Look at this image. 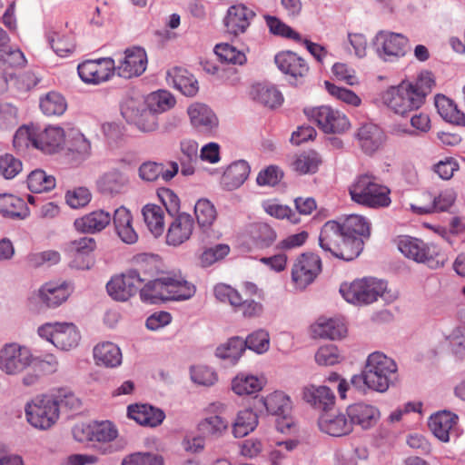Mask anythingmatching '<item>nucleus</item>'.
<instances>
[{
  "mask_svg": "<svg viewBox=\"0 0 465 465\" xmlns=\"http://www.w3.org/2000/svg\"><path fill=\"white\" fill-rule=\"evenodd\" d=\"M387 290V282L373 277L343 282L340 286V293L349 303L354 305L371 304L381 297Z\"/></svg>",
  "mask_w": 465,
  "mask_h": 465,
  "instance_id": "nucleus-7",
  "label": "nucleus"
},
{
  "mask_svg": "<svg viewBox=\"0 0 465 465\" xmlns=\"http://www.w3.org/2000/svg\"><path fill=\"white\" fill-rule=\"evenodd\" d=\"M194 213L199 226L207 231L216 219V210L207 199H200L194 205Z\"/></svg>",
  "mask_w": 465,
  "mask_h": 465,
  "instance_id": "nucleus-50",
  "label": "nucleus"
},
{
  "mask_svg": "<svg viewBox=\"0 0 465 465\" xmlns=\"http://www.w3.org/2000/svg\"><path fill=\"white\" fill-rule=\"evenodd\" d=\"M398 366L395 361L381 351L371 353L360 374L351 378V386L365 394L368 390L385 392L396 380Z\"/></svg>",
  "mask_w": 465,
  "mask_h": 465,
  "instance_id": "nucleus-3",
  "label": "nucleus"
},
{
  "mask_svg": "<svg viewBox=\"0 0 465 465\" xmlns=\"http://www.w3.org/2000/svg\"><path fill=\"white\" fill-rule=\"evenodd\" d=\"M319 245L326 253L344 261H352L363 249V242L346 237L341 222L334 220L323 224L319 235Z\"/></svg>",
  "mask_w": 465,
  "mask_h": 465,
  "instance_id": "nucleus-5",
  "label": "nucleus"
},
{
  "mask_svg": "<svg viewBox=\"0 0 465 465\" xmlns=\"http://www.w3.org/2000/svg\"><path fill=\"white\" fill-rule=\"evenodd\" d=\"M95 363L106 368H115L122 363L120 348L113 342H103L94 348Z\"/></svg>",
  "mask_w": 465,
  "mask_h": 465,
  "instance_id": "nucleus-39",
  "label": "nucleus"
},
{
  "mask_svg": "<svg viewBox=\"0 0 465 465\" xmlns=\"http://www.w3.org/2000/svg\"><path fill=\"white\" fill-rule=\"evenodd\" d=\"M59 363L53 354L35 356L27 346L10 342L0 349V371L8 376L22 377V383L26 387L36 385L46 374L54 373Z\"/></svg>",
  "mask_w": 465,
  "mask_h": 465,
  "instance_id": "nucleus-1",
  "label": "nucleus"
},
{
  "mask_svg": "<svg viewBox=\"0 0 465 465\" xmlns=\"http://www.w3.org/2000/svg\"><path fill=\"white\" fill-rule=\"evenodd\" d=\"M307 115L326 134H341L351 126L343 113L327 105L313 108L307 112Z\"/></svg>",
  "mask_w": 465,
  "mask_h": 465,
  "instance_id": "nucleus-12",
  "label": "nucleus"
},
{
  "mask_svg": "<svg viewBox=\"0 0 465 465\" xmlns=\"http://www.w3.org/2000/svg\"><path fill=\"white\" fill-rule=\"evenodd\" d=\"M74 438L78 441L90 440L97 442H111L118 436V430L109 420L94 421L74 430Z\"/></svg>",
  "mask_w": 465,
  "mask_h": 465,
  "instance_id": "nucleus-18",
  "label": "nucleus"
},
{
  "mask_svg": "<svg viewBox=\"0 0 465 465\" xmlns=\"http://www.w3.org/2000/svg\"><path fill=\"white\" fill-rule=\"evenodd\" d=\"M113 222L117 235L124 242L127 244L136 242L138 234L133 227V217L129 210L123 206L116 209Z\"/></svg>",
  "mask_w": 465,
  "mask_h": 465,
  "instance_id": "nucleus-32",
  "label": "nucleus"
},
{
  "mask_svg": "<svg viewBox=\"0 0 465 465\" xmlns=\"http://www.w3.org/2000/svg\"><path fill=\"white\" fill-rule=\"evenodd\" d=\"M127 416L138 424L151 428L161 425L165 418V414L161 409L149 404L128 406Z\"/></svg>",
  "mask_w": 465,
  "mask_h": 465,
  "instance_id": "nucleus-27",
  "label": "nucleus"
},
{
  "mask_svg": "<svg viewBox=\"0 0 465 465\" xmlns=\"http://www.w3.org/2000/svg\"><path fill=\"white\" fill-rule=\"evenodd\" d=\"M112 217L108 212L96 210L74 221L77 231L86 233H94L104 230L111 222Z\"/></svg>",
  "mask_w": 465,
  "mask_h": 465,
  "instance_id": "nucleus-34",
  "label": "nucleus"
},
{
  "mask_svg": "<svg viewBox=\"0 0 465 465\" xmlns=\"http://www.w3.org/2000/svg\"><path fill=\"white\" fill-rule=\"evenodd\" d=\"M346 237L361 239L363 242L371 235V223L367 218L358 214H351L341 222Z\"/></svg>",
  "mask_w": 465,
  "mask_h": 465,
  "instance_id": "nucleus-40",
  "label": "nucleus"
},
{
  "mask_svg": "<svg viewBox=\"0 0 465 465\" xmlns=\"http://www.w3.org/2000/svg\"><path fill=\"white\" fill-rule=\"evenodd\" d=\"M322 270V261L314 253H302L296 258L292 267V281L298 290L312 284Z\"/></svg>",
  "mask_w": 465,
  "mask_h": 465,
  "instance_id": "nucleus-13",
  "label": "nucleus"
},
{
  "mask_svg": "<svg viewBox=\"0 0 465 465\" xmlns=\"http://www.w3.org/2000/svg\"><path fill=\"white\" fill-rule=\"evenodd\" d=\"M143 101L156 115L159 113L171 109L175 104L174 97L164 90L150 94Z\"/></svg>",
  "mask_w": 465,
  "mask_h": 465,
  "instance_id": "nucleus-51",
  "label": "nucleus"
},
{
  "mask_svg": "<svg viewBox=\"0 0 465 465\" xmlns=\"http://www.w3.org/2000/svg\"><path fill=\"white\" fill-rule=\"evenodd\" d=\"M27 261L33 267L52 266L61 261V254L54 250H46L29 254Z\"/></svg>",
  "mask_w": 465,
  "mask_h": 465,
  "instance_id": "nucleus-61",
  "label": "nucleus"
},
{
  "mask_svg": "<svg viewBox=\"0 0 465 465\" xmlns=\"http://www.w3.org/2000/svg\"><path fill=\"white\" fill-rule=\"evenodd\" d=\"M214 53L222 62L240 65L246 62L245 54L229 44L216 45Z\"/></svg>",
  "mask_w": 465,
  "mask_h": 465,
  "instance_id": "nucleus-56",
  "label": "nucleus"
},
{
  "mask_svg": "<svg viewBox=\"0 0 465 465\" xmlns=\"http://www.w3.org/2000/svg\"><path fill=\"white\" fill-rule=\"evenodd\" d=\"M435 86V77L430 71H420L414 79H403L388 87L381 94L383 104L392 113L406 116L419 110Z\"/></svg>",
  "mask_w": 465,
  "mask_h": 465,
  "instance_id": "nucleus-2",
  "label": "nucleus"
},
{
  "mask_svg": "<svg viewBox=\"0 0 465 465\" xmlns=\"http://www.w3.org/2000/svg\"><path fill=\"white\" fill-rule=\"evenodd\" d=\"M246 351V342L241 337H232L218 345L215 349V356L226 361L230 365H236Z\"/></svg>",
  "mask_w": 465,
  "mask_h": 465,
  "instance_id": "nucleus-33",
  "label": "nucleus"
},
{
  "mask_svg": "<svg viewBox=\"0 0 465 465\" xmlns=\"http://www.w3.org/2000/svg\"><path fill=\"white\" fill-rule=\"evenodd\" d=\"M261 401L267 412L272 415L287 417L292 411V401L282 391H273Z\"/></svg>",
  "mask_w": 465,
  "mask_h": 465,
  "instance_id": "nucleus-45",
  "label": "nucleus"
},
{
  "mask_svg": "<svg viewBox=\"0 0 465 465\" xmlns=\"http://www.w3.org/2000/svg\"><path fill=\"white\" fill-rule=\"evenodd\" d=\"M458 416L450 411H442L430 416L429 427L433 435L442 442L450 441V435L457 424Z\"/></svg>",
  "mask_w": 465,
  "mask_h": 465,
  "instance_id": "nucleus-29",
  "label": "nucleus"
},
{
  "mask_svg": "<svg viewBox=\"0 0 465 465\" xmlns=\"http://www.w3.org/2000/svg\"><path fill=\"white\" fill-rule=\"evenodd\" d=\"M27 186L33 193L48 192L54 188L55 178L43 170H35L27 177Z\"/></svg>",
  "mask_w": 465,
  "mask_h": 465,
  "instance_id": "nucleus-49",
  "label": "nucleus"
},
{
  "mask_svg": "<svg viewBox=\"0 0 465 465\" xmlns=\"http://www.w3.org/2000/svg\"><path fill=\"white\" fill-rule=\"evenodd\" d=\"M228 427L229 422L219 415L206 417L198 425L200 431L216 438L223 436L227 431Z\"/></svg>",
  "mask_w": 465,
  "mask_h": 465,
  "instance_id": "nucleus-52",
  "label": "nucleus"
},
{
  "mask_svg": "<svg viewBox=\"0 0 465 465\" xmlns=\"http://www.w3.org/2000/svg\"><path fill=\"white\" fill-rule=\"evenodd\" d=\"M192 126L201 133H210L218 126V118L204 104L193 103L187 108Z\"/></svg>",
  "mask_w": 465,
  "mask_h": 465,
  "instance_id": "nucleus-25",
  "label": "nucleus"
},
{
  "mask_svg": "<svg viewBox=\"0 0 465 465\" xmlns=\"http://www.w3.org/2000/svg\"><path fill=\"white\" fill-rule=\"evenodd\" d=\"M265 384L262 376H256L247 373H239L232 381V391L239 395H251L260 391Z\"/></svg>",
  "mask_w": 465,
  "mask_h": 465,
  "instance_id": "nucleus-41",
  "label": "nucleus"
},
{
  "mask_svg": "<svg viewBox=\"0 0 465 465\" xmlns=\"http://www.w3.org/2000/svg\"><path fill=\"white\" fill-rule=\"evenodd\" d=\"M37 332L61 351L76 348L81 340L80 331L73 322H48L41 325Z\"/></svg>",
  "mask_w": 465,
  "mask_h": 465,
  "instance_id": "nucleus-10",
  "label": "nucleus"
},
{
  "mask_svg": "<svg viewBox=\"0 0 465 465\" xmlns=\"http://www.w3.org/2000/svg\"><path fill=\"white\" fill-rule=\"evenodd\" d=\"M239 453L242 457L249 460H253L259 457L264 450V444L262 440L251 437L238 445Z\"/></svg>",
  "mask_w": 465,
  "mask_h": 465,
  "instance_id": "nucleus-62",
  "label": "nucleus"
},
{
  "mask_svg": "<svg viewBox=\"0 0 465 465\" xmlns=\"http://www.w3.org/2000/svg\"><path fill=\"white\" fill-rule=\"evenodd\" d=\"M192 381L202 386H212L217 380L218 376L214 370L210 367L198 365L193 366L190 370Z\"/></svg>",
  "mask_w": 465,
  "mask_h": 465,
  "instance_id": "nucleus-60",
  "label": "nucleus"
},
{
  "mask_svg": "<svg viewBox=\"0 0 465 465\" xmlns=\"http://www.w3.org/2000/svg\"><path fill=\"white\" fill-rule=\"evenodd\" d=\"M122 465H163V460L154 453L135 452L126 456Z\"/></svg>",
  "mask_w": 465,
  "mask_h": 465,
  "instance_id": "nucleus-64",
  "label": "nucleus"
},
{
  "mask_svg": "<svg viewBox=\"0 0 465 465\" xmlns=\"http://www.w3.org/2000/svg\"><path fill=\"white\" fill-rule=\"evenodd\" d=\"M167 81L186 96H194L199 89L197 80L183 68H173L169 71Z\"/></svg>",
  "mask_w": 465,
  "mask_h": 465,
  "instance_id": "nucleus-37",
  "label": "nucleus"
},
{
  "mask_svg": "<svg viewBox=\"0 0 465 465\" xmlns=\"http://www.w3.org/2000/svg\"><path fill=\"white\" fill-rule=\"evenodd\" d=\"M265 21L272 34L290 38L296 42L302 41V35L279 18L267 15L265 16Z\"/></svg>",
  "mask_w": 465,
  "mask_h": 465,
  "instance_id": "nucleus-59",
  "label": "nucleus"
},
{
  "mask_svg": "<svg viewBox=\"0 0 465 465\" xmlns=\"http://www.w3.org/2000/svg\"><path fill=\"white\" fill-rule=\"evenodd\" d=\"M38 131L34 125L21 126L14 135V146L23 150L33 146L37 148Z\"/></svg>",
  "mask_w": 465,
  "mask_h": 465,
  "instance_id": "nucleus-54",
  "label": "nucleus"
},
{
  "mask_svg": "<svg viewBox=\"0 0 465 465\" xmlns=\"http://www.w3.org/2000/svg\"><path fill=\"white\" fill-rule=\"evenodd\" d=\"M142 214L150 232L156 238L163 235L165 225L163 209L154 203H148L143 207Z\"/></svg>",
  "mask_w": 465,
  "mask_h": 465,
  "instance_id": "nucleus-43",
  "label": "nucleus"
},
{
  "mask_svg": "<svg viewBox=\"0 0 465 465\" xmlns=\"http://www.w3.org/2000/svg\"><path fill=\"white\" fill-rule=\"evenodd\" d=\"M143 280L135 270L114 275L106 284L109 296L117 302H126L135 295Z\"/></svg>",
  "mask_w": 465,
  "mask_h": 465,
  "instance_id": "nucleus-16",
  "label": "nucleus"
},
{
  "mask_svg": "<svg viewBox=\"0 0 465 465\" xmlns=\"http://www.w3.org/2000/svg\"><path fill=\"white\" fill-rule=\"evenodd\" d=\"M311 332L313 338L338 340L346 335L347 327L341 319L321 317L312 324Z\"/></svg>",
  "mask_w": 465,
  "mask_h": 465,
  "instance_id": "nucleus-26",
  "label": "nucleus"
},
{
  "mask_svg": "<svg viewBox=\"0 0 465 465\" xmlns=\"http://www.w3.org/2000/svg\"><path fill=\"white\" fill-rule=\"evenodd\" d=\"M377 56L386 63H395L409 51V38L401 33L379 31L372 40Z\"/></svg>",
  "mask_w": 465,
  "mask_h": 465,
  "instance_id": "nucleus-9",
  "label": "nucleus"
},
{
  "mask_svg": "<svg viewBox=\"0 0 465 465\" xmlns=\"http://www.w3.org/2000/svg\"><path fill=\"white\" fill-rule=\"evenodd\" d=\"M0 213L6 217L25 219L29 215V210L23 199L13 194H1Z\"/></svg>",
  "mask_w": 465,
  "mask_h": 465,
  "instance_id": "nucleus-47",
  "label": "nucleus"
},
{
  "mask_svg": "<svg viewBox=\"0 0 465 465\" xmlns=\"http://www.w3.org/2000/svg\"><path fill=\"white\" fill-rule=\"evenodd\" d=\"M147 63L145 50L139 46H132L120 54L117 64L114 62V73L125 79L140 76L146 70Z\"/></svg>",
  "mask_w": 465,
  "mask_h": 465,
  "instance_id": "nucleus-14",
  "label": "nucleus"
},
{
  "mask_svg": "<svg viewBox=\"0 0 465 465\" xmlns=\"http://www.w3.org/2000/svg\"><path fill=\"white\" fill-rule=\"evenodd\" d=\"M25 415L31 426L45 430L56 423L60 411L51 393L40 394L26 402Z\"/></svg>",
  "mask_w": 465,
  "mask_h": 465,
  "instance_id": "nucleus-8",
  "label": "nucleus"
},
{
  "mask_svg": "<svg viewBox=\"0 0 465 465\" xmlns=\"http://www.w3.org/2000/svg\"><path fill=\"white\" fill-rule=\"evenodd\" d=\"M195 291V286L186 281L181 273L167 272L148 282L140 290V298L151 304L168 300L184 301L192 298Z\"/></svg>",
  "mask_w": 465,
  "mask_h": 465,
  "instance_id": "nucleus-4",
  "label": "nucleus"
},
{
  "mask_svg": "<svg viewBox=\"0 0 465 465\" xmlns=\"http://www.w3.org/2000/svg\"><path fill=\"white\" fill-rule=\"evenodd\" d=\"M346 411L352 430L357 426L363 430H369L374 428L381 419L379 408L364 401L352 403Z\"/></svg>",
  "mask_w": 465,
  "mask_h": 465,
  "instance_id": "nucleus-19",
  "label": "nucleus"
},
{
  "mask_svg": "<svg viewBox=\"0 0 465 465\" xmlns=\"http://www.w3.org/2000/svg\"><path fill=\"white\" fill-rule=\"evenodd\" d=\"M71 288L64 281H51L44 283L37 291L36 296L41 303L48 308H56L67 301Z\"/></svg>",
  "mask_w": 465,
  "mask_h": 465,
  "instance_id": "nucleus-22",
  "label": "nucleus"
},
{
  "mask_svg": "<svg viewBox=\"0 0 465 465\" xmlns=\"http://www.w3.org/2000/svg\"><path fill=\"white\" fill-rule=\"evenodd\" d=\"M114 60L110 57L88 60L77 67L80 78L86 84H98L114 74Z\"/></svg>",
  "mask_w": 465,
  "mask_h": 465,
  "instance_id": "nucleus-17",
  "label": "nucleus"
},
{
  "mask_svg": "<svg viewBox=\"0 0 465 465\" xmlns=\"http://www.w3.org/2000/svg\"><path fill=\"white\" fill-rule=\"evenodd\" d=\"M250 173V166L243 160L231 163L222 176V184L229 191L242 186Z\"/></svg>",
  "mask_w": 465,
  "mask_h": 465,
  "instance_id": "nucleus-36",
  "label": "nucleus"
},
{
  "mask_svg": "<svg viewBox=\"0 0 465 465\" xmlns=\"http://www.w3.org/2000/svg\"><path fill=\"white\" fill-rule=\"evenodd\" d=\"M250 96L254 102L269 108H276L283 102L282 93L275 86L266 84H253Z\"/></svg>",
  "mask_w": 465,
  "mask_h": 465,
  "instance_id": "nucleus-35",
  "label": "nucleus"
},
{
  "mask_svg": "<svg viewBox=\"0 0 465 465\" xmlns=\"http://www.w3.org/2000/svg\"><path fill=\"white\" fill-rule=\"evenodd\" d=\"M274 61L279 70L293 78L303 77L309 71L305 60L291 51L279 53Z\"/></svg>",
  "mask_w": 465,
  "mask_h": 465,
  "instance_id": "nucleus-28",
  "label": "nucleus"
},
{
  "mask_svg": "<svg viewBox=\"0 0 465 465\" xmlns=\"http://www.w3.org/2000/svg\"><path fill=\"white\" fill-rule=\"evenodd\" d=\"M23 169L22 162L12 154L0 156V175L5 179L15 178Z\"/></svg>",
  "mask_w": 465,
  "mask_h": 465,
  "instance_id": "nucleus-63",
  "label": "nucleus"
},
{
  "mask_svg": "<svg viewBox=\"0 0 465 465\" xmlns=\"http://www.w3.org/2000/svg\"><path fill=\"white\" fill-rule=\"evenodd\" d=\"M302 399L310 406L326 411L334 406L336 397L326 385L307 384L302 389Z\"/></svg>",
  "mask_w": 465,
  "mask_h": 465,
  "instance_id": "nucleus-24",
  "label": "nucleus"
},
{
  "mask_svg": "<svg viewBox=\"0 0 465 465\" xmlns=\"http://www.w3.org/2000/svg\"><path fill=\"white\" fill-rule=\"evenodd\" d=\"M121 114L127 123L142 133H153L158 127V117L143 98H130L121 106Z\"/></svg>",
  "mask_w": 465,
  "mask_h": 465,
  "instance_id": "nucleus-11",
  "label": "nucleus"
},
{
  "mask_svg": "<svg viewBox=\"0 0 465 465\" xmlns=\"http://www.w3.org/2000/svg\"><path fill=\"white\" fill-rule=\"evenodd\" d=\"M257 413L251 408L241 410L232 424V435L235 438H242L252 432L258 426Z\"/></svg>",
  "mask_w": 465,
  "mask_h": 465,
  "instance_id": "nucleus-42",
  "label": "nucleus"
},
{
  "mask_svg": "<svg viewBox=\"0 0 465 465\" xmlns=\"http://www.w3.org/2000/svg\"><path fill=\"white\" fill-rule=\"evenodd\" d=\"M255 13L243 4L231 5L223 18V25L227 34L238 36L244 34L249 28Z\"/></svg>",
  "mask_w": 465,
  "mask_h": 465,
  "instance_id": "nucleus-20",
  "label": "nucleus"
},
{
  "mask_svg": "<svg viewBox=\"0 0 465 465\" xmlns=\"http://www.w3.org/2000/svg\"><path fill=\"white\" fill-rule=\"evenodd\" d=\"M65 134L63 128L51 125L38 133L37 149L46 153H54L63 149Z\"/></svg>",
  "mask_w": 465,
  "mask_h": 465,
  "instance_id": "nucleus-31",
  "label": "nucleus"
},
{
  "mask_svg": "<svg viewBox=\"0 0 465 465\" xmlns=\"http://www.w3.org/2000/svg\"><path fill=\"white\" fill-rule=\"evenodd\" d=\"M193 228L194 222L190 214H178L169 224L165 235L166 243L170 246H180L191 238Z\"/></svg>",
  "mask_w": 465,
  "mask_h": 465,
  "instance_id": "nucleus-23",
  "label": "nucleus"
},
{
  "mask_svg": "<svg viewBox=\"0 0 465 465\" xmlns=\"http://www.w3.org/2000/svg\"><path fill=\"white\" fill-rule=\"evenodd\" d=\"M396 244L399 251L407 258L417 262H426L430 267L440 266V262L434 261V256L437 255L434 246H429L422 241L407 235L399 236ZM440 265H443V262Z\"/></svg>",
  "mask_w": 465,
  "mask_h": 465,
  "instance_id": "nucleus-15",
  "label": "nucleus"
},
{
  "mask_svg": "<svg viewBox=\"0 0 465 465\" xmlns=\"http://www.w3.org/2000/svg\"><path fill=\"white\" fill-rule=\"evenodd\" d=\"M456 200V193L453 189H445L441 191L438 196L433 198L431 203L425 206L411 205L413 213L418 214H426L433 212H445L448 211Z\"/></svg>",
  "mask_w": 465,
  "mask_h": 465,
  "instance_id": "nucleus-44",
  "label": "nucleus"
},
{
  "mask_svg": "<svg viewBox=\"0 0 465 465\" xmlns=\"http://www.w3.org/2000/svg\"><path fill=\"white\" fill-rule=\"evenodd\" d=\"M315 361L320 366H332L341 362L344 360L340 350L332 344L321 346L315 355Z\"/></svg>",
  "mask_w": 465,
  "mask_h": 465,
  "instance_id": "nucleus-55",
  "label": "nucleus"
},
{
  "mask_svg": "<svg viewBox=\"0 0 465 465\" xmlns=\"http://www.w3.org/2000/svg\"><path fill=\"white\" fill-rule=\"evenodd\" d=\"M435 106L440 115L447 122L465 126V114L460 111L452 100L445 95L435 96Z\"/></svg>",
  "mask_w": 465,
  "mask_h": 465,
  "instance_id": "nucleus-46",
  "label": "nucleus"
},
{
  "mask_svg": "<svg viewBox=\"0 0 465 465\" xmlns=\"http://www.w3.org/2000/svg\"><path fill=\"white\" fill-rule=\"evenodd\" d=\"M321 160L315 152H307L295 157L292 163V169L301 173H313L318 170Z\"/></svg>",
  "mask_w": 465,
  "mask_h": 465,
  "instance_id": "nucleus-53",
  "label": "nucleus"
},
{
  "mask_svg": "<svg viewBox=\"0 0 465 465\" xmlns=\"http://www.w3.org/2000/svg\"><path fill=\"white\" fill-rule=\"evenodd\" d=\"M325 87L328 93L335 99L353 107H359L361 104V99L353 91L337 86L330 82H325Z\"/></svg>",
  "mask_w": 465,
  "mask_h": 465,
  "instance_id": "nucleus-57",
  "label": "nucleus"
},
{
  "mask_svg": "<svg viewBox=\"0 0 465 465\" xmlns=\"http://www.w3.org/2000/svg\"><path fill=\"white\" fill-rule=\"evenodd\" d=\"M319 430L331 437H343L351 434L352 429L347 415V411H324L318 419Z\"/></svg>",
  "mask_w": 465,
  "mask_h": 465,
  "instance_id": "nucleus-21",
  "label": "nucleus"
},
{
  "mask_svg": "<svg viewBox=\"0 0 465 465\" xmlns=\"http://www.w3.org/2000/svg\"><path fill=\"white\" fill-rule=\"evenodd\" d=\"M244 342H246V349L263 354L270 348V335L267 331L260 329L249 334Z\"/></svg>",
  "mask_w": 465,
  "mask_h": 465,
  "instance_id": "nucleus-58",
  "label": "nucleus"
},
{
  "mask_svg": "<svg viewBox=\"0 0 465 465\" xmlns=\"http://www.w3.org/2000/svg\"><path fill=\"white\" fill-rule=\"evenodd\" d=\"M361 148L368 154L378 151L384 143L385 134L377 125L366 124L361 125L356 134Z\"/></svg>",
  "mask_w": 465,
  "mask_h": 465,
  "instance_id": "nucleus-30",
  "label": "nucleus"
},
{
  "mask_svg": "<svg viewBox=\"0 0 465 465\" xmlns=\"http://www.w3.org/2000/svg\"><path fill=\"white\" fill-rule=\"evenodd\" d=\"M40 108L46 115H62L67 108V103L61 94L49 92L40 99Z\"/></svg>",
  "mask_w": 465,
  "mask_h": 465,
  "instance_id": "nucleus-48",
  "label": "nucleus"
},
{
  "mask_svg": "<svg viewBox=\"0 0 465 465\" xmlns=\"http://www.w3.org/2000/svg\"><path fill=\"white\" fill-rule=\"evenodd\" d=\"M128 181L124 173L112 169L101 175L96 184L101 193L113 195L120 193L127 185Z\"/></svg>",
  "mask_w": 465,
  "mask_h": 465,
  "instance_id": "nucleus-38",
  "label": "nucleus"
},
{
  "mask_svg": "<svg viewBox=\"0 0 465 465\" xmlns=\"http://www.w3.org/2000/svg\"><path fill=\"white\" fill-rule=\"evenodd\" d=\"M349 193L353 202L371 208L388 207L391 203L390 189L371 174L358 176L349 187Z\"/></svg>",
  "mask_w": 465,
  "mask_h": 465,
  "instance_id": "nucleus-6",
  "label": "nucleus"
}]
</instances>
